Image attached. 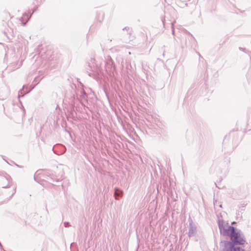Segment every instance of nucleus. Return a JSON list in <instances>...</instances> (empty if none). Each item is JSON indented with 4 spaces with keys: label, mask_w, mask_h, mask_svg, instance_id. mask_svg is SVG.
I'll return each instance as SVG.
<instances>
[{
    "label": "nucleus",
    "mask_w": 251,
    "mask_h": 251,
    "mask_svg": "<svg viewBox=\"0 0 251 251\" xmlns=\"http://www.w3.org/2000/svg\"><path fill=\"white\" fill-rule=\"evenodd\" d=\"M218 224L220 232L223 235L230 236L231 233L234 231V228L228 225V223L225 221H220Z\"/></svg>",
    "instance_id": "obj_1"
},
{
    "label": "nucleus",
    "mask_w": 251,
    "mask_h": 251,
    "mask_svg": "<svg viewBox=\"0 0 251 251\" xmlns=\"http://www.w3.org/2000/svg\"><path fill=\"white\" fill-rule=\"evenodd\" d=\"M231 240L234 244L243 245L245 243V240L242 235L235 229L234 231L230 235Z\"/></svg>",
    "instance_id": "obj_2"
},
{
    "label": "nucleus",
    "mask_w": 251,
    "mask_h": 251,
    "mask_svg": "<svg viewBox=\"0 0 251 251\" xmlns=\"http://www.w3.org/2000/svg\"><path fill=\"white\" fill-rule=\"evenodd\" d=\"M224 251H245L244 249L240 247H235L233 244L231 242H226L225 243V249Z\"/></svg>",
    "instance_id": "obj_3"
},
{
    "label": "nucleus",
    "mask_w": 251,
    "mask_h": 251,
    "mask_svg": "<svg viewBox=\"0 0 251 251\" xmlns=\"http://www.w3.org/2000/svg\"><path fill=\"white\" fill-rule=\"evenodd\" d=\"M196 228L193 226V223L190 224V228L188 231V235L189 236H193L196 232Z\"/></svg>",
    "instance_id": "obj_4"
},
{
    "label": "nucleus",
    "mask_w": 251,
    "mask_h": 251,
    "mask_svg": "<svg viewBox=\"0 0 251 251\" xmlns=\"http://www.w3.org/2000/svg\"><path fill=\"white\" fill-rule=\"evenodd\" d=\"M117 192L116 191V192H115V195H117Z\"/></svg>",
    "instance_id": "obj_5"
}]
</instances>
